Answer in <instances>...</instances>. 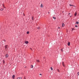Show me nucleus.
Here are the masks:
<instances>
[{
	"label": "nucleus",
	"mask_w": 79,
	"mask_h": 79,
	"mask_svg": "<svg viewBox=\"0 0 79 79\" xmlns=\"http://www.w3.org/2000/svg\"><path fill=\"white\" fill-rule=\"evenodd\" d=\"M2 6H3V7H4V8H5V7L4 6V4H3V5H2Z\"/></svg>",
	"instance_id": "17"
},
{
	"label": "nucleus",
	"mask_w": 79,
	"mask_h": 79,
	"mask_svg": "<svg viewBox=\"0 0 79 79\" xmlns=\"http://www.w3.org/2000/svg\"><path fill=\"white\" fill-rule=\"evenodd\" d=\"M1 6V5H0V6Z\"/></svg>",
	"instance_id": "35"
},
{
	"label": "nucleus",
	"mask_w": 79,
	"mask_h": 79,
	"mask_svg": "<svg viewBox=\"0 0 79 79\" xmlns=\"http://www.w3.org/2000/svg\"><path fill=\"white\" fill-rule=\"evenodd\" d=\"M8 46L7 45H6L5 46V48H6V50H7L8 49Z\"/></svg>",
	"instance_id": "1"
},
{
	"label": "nucleus",
	"mask_w": 79,
	"mask_h": 79,
	"mask_svg": "<svg viewBox=\"0 0 79 79\" xmlns=\"http://www.w3.org/2000/svg\"><path fill=\"white\" fill-rule=\"evenodd\" d=\"M79 23V22H76V24H78Z\"/></svg>",
	"instance_id": "14"
},
{
	"label": "nucleus",
	"mask_w": 79,
	"mask_h": 79,
	"mask_svg": "<svg viewBox=\"0 0 79 79\" xmlns=\"http://www.w3.org/2000/svg\"><path fill=\"white\" fill-rule=\"evenodd\" d=\"M70 42H68V45L70 46Z\"/></svg>",
	"instance_id": "8"
},
{
	"label": "nucleus",
	"mask_w": 79,
	"mask_h": 79,
	"mask_svg": "<svg viewBox=\"0 0 79 79\" xmlns=\"http://www.w3.org/2000/svg\"><path fill=\"white\" fill-rule=\"evenodd\" d=\"M31 67L32 68H33V65H31Z\"/></svg>",
	"instance_id": "13"
},
{
	"label": "nucleus",
	"mask_w": 79,
	"mask_h": 79,
	"mask_svg": "<svg viewBox=\"0 0 79 79\" xmlns=\"http://www.w3.org/2000/svg\"><path fill=\"white\" fill-rule=\"evenodd\" d=\"M8 57V55L7 54H6V58Z\"/></svg>",
	"instance_id": "5"
},
{
	"label": "nucleus",
	"mask_w": 79,
	"mask_h": 79,
	"mask_svg": "<svg viewBox=\"0 0 79 79\" xmlns=\"http://www.w3.org/2000/svg\"><path fill=\"white\" fill-rule=\"evenodd\" d=\"M77 74H78V76H79V72H78Z\"/></svg>",
	"instance_id": "26"
},
{
	"label": "nucleus",
	"mask_w": 79,
	"mask_h": 79,
	"mask_svg": "<svg viewBox=\"0 0 79 79\" xmlns=\"http://www.w3.org/2000/svg\"><path fill=\"white\" fill-rule=\"evenodd\" d=\"M3 64H5V61L4 60H3Z\"/></svg>",
	"instance_id": "18"
},
{
	"label": "nucleus",
	"mask_w": 79,
	"mask_h": 79,
	"mask_svg": "<svg viewBox=\"0 0 79 79\" xmlns=\"http://www.w3.org/2000/svg\"><path fill=\"white\" fill-rule=\"evenodd\" d=\"M37 29H40V27H37Z\"/></svg>",
	"instance_id": "15"
},
{
	"label": "nucleus",
	"mask_w": 79,
	"mask_h": 79,
	"mask_svg": "<svg viewBox=\"0 0 79 79\" xmlns=\"http://www.w3.org/2000/svg\"><path fill=\"white\" fill-rule=\"evenodd\" d=\"M78 26L77 25H75V27H77Z\"/></svg>",
	"instance_id": "28"
},
{
	"label": "nucleus",
	"mask_w": 79,
	"mask_h": 79,
	"mask_svg": "<svg viewBox=\"0 0 79 79\" xmlns=\"http://www.w3.org/2000/svg\"><path fill=\"white\" fill-rule=\"evenodd\" d=\"M32 19L33 20H34V16H32Z\"/></svg>",
	"instance_id": "16"
},
{
	"label": "nucleus",
	"mask_w": 79,
	"mask_h": 79,
	"mask_svg": "<svg viewBox=\"0 0 79 79\" xmlns=\"http://www.w3.org/2000/svg\"><path fill=\"white\" fill-rule=\"evenodd\" d=\"M57 71H58V72H60V70L59 69H57Z\"/></svg>",
	"instance_id": "22"
},
{
	"label": "nucleus",
	"mask_w": 79,
	"mask_h": 79,
	"mask_svg": "<svg viewBox=\"0 0 79 79\" xmlns=\"http://www.w3.org/2000/svg\"><path fill=\"white\" fill-rule=\"evenodd\" d=\"M40 7H43V6L42 4H41V6H40Z\"/></svg>",
	"instance_id": "11"
},
{
	"label": "nucleus",
	"mask_w": 79,
	"mask_h": 79,
	"mask_svg": "<svg viewBox=\"0 0 79 79\" xmlns=\"http://www.w3.org/2000/svg\"><path fill=\"white\" fill-rule=\"evenodd\" d=\"M60 50L61 51L63 52V49H61V50Z\"/></svg>",
	"instance_id": "25"
},
{
	"label": "nucleus",
	"mask_w": 79,
	"mask_h": 79,
	"mask_svg": "<svg viewBox=\"0 0 79 79\" xmlns=\"http://www.w3.org/2000/svg\"><path fill=\"white\" fill-rule=\"evenodd\" d=\"M51 70H52H52H53V69H52V67L51 68Z\"/></svg>",
	"instance_id": "20"
},
{
	"label": "nucleus",
	"mask_w": 79,
	"mask_h": 79,
	"mask_svg": "<svg viewBox=\"0 0 79 79\" xmlns=\"http://www.w3.org/2000/svg\"><path fill=\"white\" fill-rule=\"evenodd\" d=\"M25 43L26 44H28L29 42L28 41H26L25 42Z\"/></svg>",
	"instance_id": "3"
},
{
	"label": "nucleus",
	"mask_w": 79,
	"mask_h": 79,
	"mask_svg": "<svg viewBox=\"0 0 79 79\" xmlns=\"http://www.w3.org/2000/svg\"><path fill=\"white\" fill-rule=\"evenodd\" d=\"M15 75H13V76H12V78H13V79H15Z\"/></svg>",
	"instance_id": "4"
},
{
	"label": "nucleus",
	"mask_w": 79,
	"mask_h": 79,
	"mask_svg": "<svg viewBox=\"0 0 79 79\" xmlns=\"http://www.w3.org/2000/svg\"><path fill=\"white\" fill-rule=\"evenodd\" d=\"M40 75H41V76H42V74H41V73H40Z\"/></svg>",
	"instance_id": "29"
},
{
	"label": "nucleus",
	"mask_w": 79,
	"mask_h": 79,
	"mask_svg": "<svg viewBox=\"0 0 79 79\" xmlns=\"http://www.w3.org/2000/svg\"><path fill=\"white\" fill-rule=\"evenodd\" d=\"M31 50H32V49L31 48Z\"/></svg>",
	"instance_id": "34"
},
{
	"label": "nucleus",
	"mask_w": 79,
	"mask_h": 79,
	"mask_svg": "<svg viewBox=\"0 0 79 79\" xmlns=\"http://www.w3.org/2000/svg\"><path fill=\"white\" fill-rule=\"evenodd\" d=\"M24 79H26V78H25V77H24Z\"/></svg>",
	"instance_id": "30"
},
{
	"label": "nucleus",
	"mask_w": 79,
	"mask_h": 79,
	"mask_svg": "<svg viewBox=\"0 0 79 79\" xmlns=\"http://www.w3.org/2000/svg\"><path fill=\"white\" fill-rule=\"evenodd\" d=\"M48 13H49V12H48Z\"/></svg>",
	"instance_id": "36"
},
{
	"label": "nucleus",
	"mask_w": 79,
	"mask_h": 79,
	"mask_svg": "<svg viewBox=\"0 0 79 79\" xmlns=\"http://www.w3.org/2000/svg\"><path fill=\"white\" fill-rule=\"evenodd\" d=\"M62 65H63V66H64V67L65 66L64 64V63L63 62H62Z\"/></svg>",
	"instance_id": "10"
},
{
	"label": "nucleus",
	"mask_w": 79,
	"mask_h": 79,
	"mask_svg": "<svg viewBox=\"0 0 79 79\" xmlns=\"http://www.w3.org/2000/svg\"><path fill=\"white\" fill-rule=\"evenodd\" d=\"M65 26V24L64 23H62V27H64Z\"/></svg>",
	"instance_id": "6"
},
{
	"label": "nucleus",
	"mask_w": 79,
	"mask_h": 79,
	"mask_svg": "<svg viewBox=\"0 0 79 79\" xmlns=\"http://www.w3.org/2000/svg\"><path fill=\"white\" fill-rule=\"evenodd\" d=\"M69 14L70 15V13H69Z\"/></svg>",
	"instance_id": "32"
},
{
	"label": "nucleus",
	"mask_w": 79,
	"mask_h": 79,
	"mask_svg": "<svg viewBox=\"0 0 79 79\" xmlns=\"http://www.w3.org/2000/svg\"><path fill=\"white\" fill-rule=\"evenodd\" d=\"M36 61H37V62H40V60H36Z\"/></svg>",
	"instance_id": "12"
},
{
	"label": "nucleus",
	"mask_w": 79,
	"mask_h": 79,
	"mask_svg": "<svg viewBox=\"0 0 79 79\" xmlns=\"http://www.w3.org/2000/svg\"><path fill=\"white\" fill-rule=\"evenodd\" d=\"M70 17H71V16H70Z\"/></svg>",
	"instance_id": "37"
},
{
	"label": "nucleus",
	"mask_w": 79,
	"mask_h": 79,
	"mask_svg": "<svg viewBox=\"0 0 79 79\" xmlns=\"http://www.w3.org/2000/svg\"><path fill=\"white\" fill-rule=\"evenodd\" d=\"M29 31H27V34H29Z\"/></svg>",
	"instance_id": "21"
},
{
	"label": "nucleus",
	"mask_w": 79,
	"mask_h": 79,
	"mask_svg": "<svg viewBox=\"0 0 79 79\" xmlns=\"http://www.w3.org/2000/svg\"><path fill=\"white\" fill-rule=\"evenodd\" d=\"M69 5H70V6H72V7H75V6H73V5H71V4Z\"/></svg>",
	"instance_id": "2"
},
{
	"label": "nucleus",
	"mask_w": 79,
	"mask_h": 79,
	"mask_svg": "<svg viewBox=\"0 0 79 79\" xmlns=\"http://www.w3.org/2000/svg\"><path fill=\"white\" fill-rule=\"evenodd\" d=\"M22 77H19L17 78V79H22Z\"/></svg>",
	"instance_id": "7"
},
{
	"label": "nucleus",
	"mask_w": 79,
	"mask_h": 79,
	"mask_svg": "<svg viewBox=\"0 0 79 79\" xmlns=\"http://www.w3.org/2000/svg\"><path fill=\"white\" fill-rule=\"evenodd\" d=\"M3 41H4L5 43L6 42V40H3Z\"/></svg>",
	"instance_id": "24"
},
{
	"label": "nucleus",
	"mask_w": 79,
	"mask_h": 79,
	"mask_svg": "<svg viewBox=\"0 0 79 79\" xmlns=\"http://www.w3.org/2000/svg\"><path fill=\"white\" fill-rule=\"evenodd\" d=\"M74 30H75L74 28H72V31H73Z\"/></svg>",
	"instance_id": "27"
},
{
	"label": "nucleus",
	"mask_w": 79,
	"mask_h": 79,
	"mask_svg": "<svg viewBox=\"0 0 79 79\" xmlns=\"http://www.w3.org/2000/svg\"><path fill=\"white\" fill-rule=\"evenodd\" d=\"M58 28L60 29V27H58Z\"/></svg>",
	"instance_id": "31"
},
{
	"label": "nucleus",
	"mask_w": 79,
	"mask_h": 79,
	"mask_svg": "<svg viewBox=\"0 0 79 79\" xmlns=\"http://www.w3.org/2000/svg\"><path fill=\"white\" fill-rule=\"evenodd\" d=\"M0 10H1V11H2V10H3V9H2H2H0Z\"/></svg>",
	"instance_id": "19"
},
{
	"label": "nucleus",
	"mask_w": 79,
	"mask_h": 79,
	"mask_svg": "<svg viewBox=\"0 0 79 79\" xmlns=\"http://www.w3.org/2000/svg\"><path fill=\"white\" fill-rule=\"evenodd\" d=\"M44 58H45V57H44Z\"/></svg>",
	"instance_id": "33"
},
{
	"label": "nucleus",
	"mask_w": 79,
	"mask_h": 79,
	"mask_svg": "<svg viewBox=\"0 0 79 79\" xmlns=\"http://www.w3.org/2000/svg\"><path fill=\"white\" fill-rule=\"evenodd\" d=\"M53 19H56V18H55V17H53Z\"/></svg>",
	"instance_id": "23"
},
{
	"label": "nucleus",
	"mask_w": 79,
	"mask_h": 79,
	"mask_svg": "<svg viewBox=\"0 0 79 79\" xmlns=\"http://www.w3.org/2000/svg\"><path fill=\"white\" fill-rule=\"evenodd\" d=\"M77 15V12H75V15H74L75 16H76Z\"/></svg>",
	"instance_id": "9"
}]
</instances>
